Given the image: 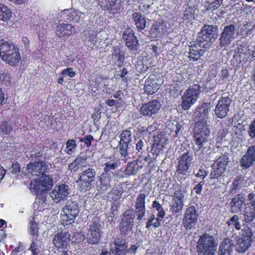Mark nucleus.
Wrapping results in <instances>:
<instances>
[{
	"label": "nucleus",
	"mask_w": 255,
	"mask_h": 255,
	"mask_svg": "<svg viewBox=\"0 0 255 255\" xmlns=\"http://www.w3.org/2000/svg\"><path fill=\"white\" fill-rule=\"evenodd\" d=\"M255 161V145L248 147L247 152L240 160V165L244 169L251 166Z\"/></svg>",
	"instance_id": "21"
},
{
	"label": "nucleus",
	"mask_w": 255,
	"mask_h": 255,
	"mask_svg": "<svg viewBox=\"0 0 255 255\" xmlns=\"http://www.w3.org/2000/svg\"><path fill=\"white\" fill-rule=\"evenodd\" d=\"M119 152L122 157L127 158L128 155V149L129 145L123 144L121 143H119Z\"/></svg>",
	"instance_id": "52"
},
{
	"label": "nucleus",
	"mask_w": 255,
	"mask_h": 255,
	"mask_svg": "<svg viewBox=\"0 0 255 255\" xmlns=\"http://www.w3.org/2000/svg\"><path fill=\"white\" fill-rule=\"evenodd\" d=\"M94 139L93 136L89 134L86 135L85 137L80 139V142H84L85 144L87 147H90L91 145V141Z\"/></svg>",
	"instance_id": "57"
},
{
	"label": "nucleus",
	"mask_w": 255,
	"mask_h": 255,
	"mask_svg": "<svg viewBox=\"0 0 255 255\" xmlns=\"http://www.w3.org/2000/svg\"><path fill=\"white\" fill-rule=\"evenodd\" d=\"M233 239L230 238L224 239V255H231L234 247Z\"/></svg>",
	"instance_id": "44"
},
{
	"label": "nucleus",
	"mask_w": 255,
	"mask_h": 255,
	"mask_svg": "<svg viewBox=\"0 0 255 255\" xmlns=\"http://www.w3.org/2000/svg\"><path fill=\"white\" fill-rule=\"evenodd\" d=\"M235 27L230 25L224 28V41L229 43L234 38Z\"/></svg>",
	"instance_id": "38"
},
{
	"label": "nucleus",
	"mask_w": 255,
	"mask_h": 255,
	"mask_svg": "<svg viewBox=\"0 0 255 255\" xmlns=\"http://www.w3.org/2000/svg\"><path fill=\"white\" fill-rule=\"evenodd\" d=\"M87 157L86 155L78 156L71 163L68 165V170L71 173L78 171L81 167H85Z\"/></svg>",
	"instance_id": "29"
},
{
	"label": "nucleus",
	"mask_w": 255,
	"mask_h": 255,
	"mask_svg": "<svg viewBox=\"0 0 255 255\" xmlns=\"http://www.w3.org/2000/svg\"><path fill=\"white\" fill-rule=\"evenodd\" d=\"M212 170L210 174L211 179H218L223 173V157L220 156L211 166Z\"/></svg>",
	"instance_id": "23"
},
{
	"label": "nucleus",
	"mask_w": 255,
	"mask_h": 255,
	"mask_svg": "<svg viewBox=\"0 0 255 255\" xmlns=\"http://www.w3.org/2000/svg\"><path fill=\"white\" fill-rule=\"evenodd\" d=\"M207 172L206 171V170L200 168L198 169L197 173L196 174V176L201 178L202 180H204V178L207 176Z\"/></svg>",
	"instance_id": "62"
},
{
	"label": "nucleus",
	"mask_w": 255,
	"mask_h": 255,
	"mask_svg": "<svg viewBox=\"0 0 255 255\" xmlns=\"http://www.w3.org/2000/svg\"><path fill=\"white\" fill-rule=\"evenodd\" d=\"M223 0H206L204 5L208 11L217 9L222 3Z\"/></svg>",
	"instance_id": "40"
},
{
	"label": "nucleus",
	"mask_w": 255,
	"mask_h": 255,
	"mask_svg": "<svg viewBox=\"0 0 255 255\" xmlns=\"http://www.w3.org/2000/svg\"><path fill=\"white\" fill-rule=\"evenodd\" d=\"M160 102L157 100H152L143 104L140 108V114L146 118H153L159 111Z\"/></svg>",
	"instance_id": "12"
},
{
	"label": "nucleus",
	"mask_w": 255,
	"mask_h": 255,
	"mask_svg": "<svg viewBox=\"0 0 255 255\" xmlns=\"http://www.w3.org/2000/svg\"><path fill=\"white\" fill-rule=\"evenodd\" d=\"M184 194L181 190L174 193L171 203L169 205L170 210L173 215L178 216L180 215L184 206Z\"/></svg>",
	"instance_id": "14"
},
{
	"label": "nucleus",
	"mask_w": 255,
	"mask_h": 255,
	"mask_svg": "<svg viewBox=\"0 0 255 255\" xmlns=\"http://www.w3.org/2000/svg\"><path fill=\"white\" fill-rule=\"evenodd\" d=\"M243 213L244 216L245 221L246 222H251L255 217V209L253 208L249 204H246Z\"/></svg>",
	"instance_id": "35"
},
{
	"label": "nucleus",
	"mask_w": 255,
	"mask_h": 255,
	"mask_svg": "<svg viewBox=\"0 0 255 255\" xmlns=\"http://www.w3.org/2000/svg\"><path fill=\"white\" fill-rule=\"evenodd\" d=\"M155 220V216L152 214L146 223L145 228L149 229L151 226H153V222Z\"/></svg>",
	"instance_id": "63"
},
{
	"label": "nucleus",
	"mask_w": 255,
	"mask_h": 255,
	"mask_svg": "<svg viewBox=\"0 0 255 255\" xmlns=\"http://www.w3.org/2000/svg\"><path fill=\"white\" fill-rule=\"evenodd\" d=\"M212 170L210 174L211 179H218L223 173V157L220 156L211 166Z\"/></svg>",
	"instance_id": "24"
},
{
	"label": "nucleus",
	"mask_w": 255,
	"mask_h": 255,
	"mask_svg": "<svg viewBox=\"0 0 255 255\" xmlns=\"http://www.w3.org/2000/svg\"><path fill=\"white\" fill-rule=\"evenodd\" d=\"M214 112L215 114L218 118L221 119L223 118V97L221 96L220 97Z\"/></svg>",
	"instance_id": "46"
},
{
	"label": "nucleus",
	"mask_w": 255,
	"mask_h": 255,
	"mask_svg": "<svg viewBox=\"0 0 255 255\" xmlns=\"http://www.w3.org/2000/svg\"><path fill=\"white\" fill-rule=\"evenodd\" d=\"M218 244L215 238L209 234L200 236L196 244L198 255H214L217 250Z\"/></svg>",
	"instance_id": "3"
},
{
	"label": "nucleus",
	"mask_w": 255,
	"mask_h": 255,
	"mask_svg": "<svg viewBox=\"0 0 255 255\" xmlns=\"http://www.w3.org/2000/svg\"><path fill=\"white\" fill-rule=\"evenodd\" d=\"M70 240V235L68 232H61L55 235L53 243L57 249L66 248Z\"/></svg>",
	"instance_id": "22"
},
{
	"label": "nucleus",
	"mask_w": 255,
	"mask_h": 255,
	"mask_svg": "<svg viewBox=\"0 0 255 255\" xmlns=\"http://www.w3.org/2000/svg\"><path fill=\"white\" fill-rule=\"evenodd\" d=\"M29 250L31 251L33 255H39V250L37 247L36 244L34 242L31 243Z\"/></svg>",
	"instance_id": "61"
},
{
	"label": "nucleus",
	"mask_w": 255,
	"mask_h": 255,
	"mask_svg": "<svg viewBox=\"0 0 255 255\" xmlns=\"http://www.w3.org/2000/svg\"><path fill=\"white\" fill-rule=\"evenodd\" d=\"M193 133L194 141L198 148L201 149L203 148L204 144L207 142L210 133L206 122L202 120L196 122L193 129Z\"/></svg>",
	"instance_id": "5"
},
{
	"label": "nucleus",
	"mask_w": 255,
	"mask_h": 255,
	"mask_svg": "<svg viewBox=\"0 0 255 255\" xmlns=\"http://www.w3.org/2000/svg\"><path fill=\"white\" fill-rule=\"evenodd\" d=\"M126 52L120 46H114L112 47V58L115 60V64L121 67L125 61Z\"/></svg>",
	"instance_id": "26"
},
{
	"label": "nucleus",
	"mask_w": 255,
	"mask_h": 255,
	"mask_svg": "<svg viewBox=\"0 0 255 255\" xmlns=\"http://www.w3.org/2000/svg\"><path fill=\"white\" fill-rule=\"evenodd\" d=\"M0 81L6 86L10 85L11 83L10 74L5 71H0Z\"/></svg>",
	"instance_id": "47"
},
{
	"label": "nucleus",
	"mask_w": 255,
	"mask_h": 255,
	"mask_svg": "<svg viewBox=\"0 0 255 255\" xmlns=\"http://www.w3.org/2000/svg\"><path fill=\"white\" fill-rule=\"evenodd\" d=\"M168 128L172 132H174L176 133V135L179 133V131L181 130V126L178 121H174L173 122H170L168 124Z\"/></svg>",
	"instance_id": "49"
},
{
	"label": "nucleus",
	"mask_w": 255,
	"mask_h": 255,
	"mask_svg": "<svg viewBox=\"0 0 255 255\" xmlns=\"http://www.w3.org/2000/svg\"><path fill=\"white\" fill-rule=\"evenodd\" d=\"M216 145L217 147H221L223 144V132L219 131L216 137Z\"/></svg>",
	"instance_id": "59"
},
{
	"label": "nucleus",
	"mask_w": 255,
	"mask_h": 255,
	"mask_svg": "<svg viewBox=\"0 0 255 255\" xmlns=\"http://www.w3.org/2000/svg\"><path fill=\"white\" fill-rule=\"evenodd\" d=\"M190 48H192V49L197 50L199 51V52L203 54L204 50L203 49H208L209 47H207V45L205 46V44H204L203 43L201 44V43L200 42V39L197 37L196 40L194 42V44L190 46Z\"/></svg>",
	"instance_id": "48"
},
{
	"label": "nucleus",
	"mask_w": 255,
	"mask_h": 255,
	"mask_svg": "<svg viewBox=\"0 0 255 255\" xmlns=\"http://www.w3.org/2000/svg\"><path fill=\"white\" fill-rule=\"evenodd\" d=\"M193 18V13L191 8L186 9L184 12L183 19L185 21H190Z\"/></svg>",
	"instance_id": "55"
},
{
	"label": "nucleus",
	"mask_w": 255,
	"mask_h": 255,
	"mask_svg": "<svg viewBox=\"0 0 255 255\" xmlns=\"http://www.w3.org/2000/svg\"><path fill=\"white\" fill-rule=\"evenodd\" d=\"M238 216L235 215L230 219V221L227 222V223L228 225V226H233L237 230H240L241 228V225L240 223L238 222Z\"/></svg>",
	"instance_id": "53"
},
{
	"label": "nucleus",
	"mask_w": 255,
	"mask_h": 255,
	"mask_svg": "<svg viewBox=\"0 0 255 255\" xmlns=\"http://www.w3.org/2000/svg\"><path fill=\"white\" fill-rule=\"evenodd\" d=\"M253 235L252 230L249 228H247L242 236L237 240V243L235 245L236 251L240 253L246 252L253 242Z\"/></svg>",
	"instance_id": "13"
},
{
	"label": "nucleus",
	"mask_w": 255,
	"mask_h": 255,
	"mask_svg": "<svg viewBox=\"0 0 255 255\" xmlns=\"http://www.w3.org/2000/svg\"><path fill=\"white\" fill-rule=\"evenodd\" d=\"M193 159V154L191 151H187L180 155L177 158L175 175H186L192 165Z\"/></svg>",
	"instance_id": "9"
},
{
	"label": "nucleus",
	"mask_w": 255,
	"mask_h": 255,
	"mask_svg": "<svg viewBox=\"0 0 255 255\" xmlns=\"http://www.w3.org/2000/svg\"><path fill=\"white\" fill-rule=\"evenodd\" d=\"M135 219L134 212L133 209H127L121 217L119 223V230L120 235L126 236L132 233Z\"/></svg>",
	"instance_id": "7"
},
{
	"label": "nucleus",
	"mask_w": 255,
	"mask_h": 255,
	"mask_svg": "<svg viewBox=\"0 0 255 255\" xmlns=\"http://www.w3.org/2000/svg\"><path fill=\"white\" fill-rule=\"evenodd\" d=\"M151 128V127L148 126L147 128H145L144 127H141L138 128L137 130L136 134L140 137H144L145 136H147L148 134L150 133V131H149V129Z\"/></svg>",
	"instance_id": "54"
},
{
	"label": "nucleus",
	"mask_w": 255,
	"mask_h": 255,
	"mask_svg": "<svg viewBox=\"0 0 255 255\" xmlns=\"http://www.w3.org/2000/svg\"><path fill=\"white\" fill-rule=\"evenodd\" d=\"M10 173L12 174H17L20 172V165L17 162L12 164L11 168L9 169Z\"/></svg>",
	"instance_id": "56"
},
{
	"label": "nucleus",
	"mask_w": 255,
	"mask_h": 255,
	"mask_svg": "<svg viewBox=\"0 0 255 255\" xmlns=\"http://www.w3.org/2000/svg\"><path fill=\"white\" fill-rule=\"evenodd\" d=\"M209 107L208 104L203 103L199 105L196 108V111L199 114V117L205 119L207 117Z\"/></svg>",
	"instance_id": "41"
},
{
	"label": "nucleus",
	"mask_w": 255,
	"mask_h": 255,
	"mask_svg": "<svg viewBox=\"0 0 255 255\" xmlns=\"http://www.w3.org/2000/svg\"><path fill=\"white\" fill-rule=\"evenodd\" d=\"M61 16L63 19L74 23L78 22L80 19V16L78 14L77 10L72 8L62 10Z\"/></svg>",
	"instance_id": "30"
},
{
	"label": "nucleus",
	"mask_w": 255,
	"mask_h": 255,
	"mask_svg": "<svg viewBox=\"0 0 255 255\" xmlns=\"http://www.w3.org/2000/svg\"><path fill=\"white\" fill-rule=\"evenodd\" d=\"M69 186L65 184H61L54 187L53 190L50 193V196L56 203L65 200L69 194Z\"/></svg>",
	"instance_id": "17"
},
{
	"label": "nucleus",
	"mask_w": 255,
	"mask_h": 255,
	"mask_svg": "<svg viewBox=\"0 0 255 255\" xmlns=\"http://www.w3.org/2000/svg\"><path fill=\"white\" fill-rule=\"evenodd\" d=\"M249 135L252 138H254L255 137V121L251 122L249 126L248 130Z\"/></svg>",
	"instance_id": "58"
},
{
	"label": "nucleus",
	"mask_w": 255,
	"mask_h": 255,
	"mask_svg": "<svg viewBox=\"0 0 255 255\" xmlns=\"http://www.w3.org/2000/svg\"><path fill=\"white\" fill-rule=\"evenodd\" d=\"M13 130V127L6 121H2L0 124V132L3 134H9Z\"/></svg>",
	"instance_id": "43"
},
{
	"label": "nucleus",
	"mask_w": 255,
	"mask_h": 255,
	"mask_svg": "<svg viewBox=\"0 0 255 255\" xmlns=\"http://www.w3.org/2000/svg\"><path fill=\"white\" fill-rule=\"evenodd\" d=\"M76 181L79 188L81 191L90 190L95 181L96 171L92 168H89L79 174Z\"/></svg>",
	"instance_id": "10"
},
{
	"label": "nucleus",
	"mask_w": 255,
	"mask_h": 255,
	"mask_svg": "<svg viewBox=\"0 0 255 255\" xmlns=\"http://www.w3.org/2000/svg\"><path fill=\"white\" fill-rule=\"evenodd\" d=\"M111 174L102 173L97 176L96 181V187L100 194L105 193L111 187Z\"/></svg>",
	"instance_id": "18"
},
{
	"label": "nucleus",
	"mask_w": 255,
	"mask_h": 255,
	"mask_svg": "<svg viewBox=\"0 0 255 255\" xmlns=\"http://www.w3.org/2000/svg\"><path fill=\"white\" fill-rule=\"evenodd\" d=\"M123 191L119 190L117 187H113L108 193L107 197L110 200L116 202L119 200L123 194Z\"/></svg>",
	"instance_id": "39"
},
{
	"label": "nucleus",
	"mask_w": 255,
	"mask_h": 255,
	"mask_svg": "<svg viewBox=\"0 0 255 255\" xmlns=\"http://www.w3.org/2000/svg\"><path fill=\"white\" fill-rule=\"evenodd\" d=\"M48 165L43 161H36L30 162L27 165V169L31 175L41 178H37L32 180L30 183L29 189L31 192L38 195L47 192L52 187L53 180L48 172Z\"/></svg>",
	"instance_id": "1"
},
{
	"label": "nucleus",
	"mask_w": 255,
	"mask_h": 255,
	"mask_svg": "<svg viewBox=\"0 0 255 255\" xmlns=\"http://www.w3.org/2000/svg\"><path fill=\"white\" fill-rule=\"evenodd\" d=\"M66 147L65 149L66 153L68 154H71L75 150L77 146V144L74 139H69L66 142Z\"/></svg>",
	"instance_id": "50"
},
{
	"label": "nucleus",
	"mask_w": 255,
	"mask_h": 255,
	"mask_svg": "<svg viewBox=\"0 0 255 255\" xmlns=\"http://www.w3.org/2000/svg\"><path fill=\"white\" fill-rule=\"evenodd\" d=\"M245 197L243 194L237 195L230 202L231 211L232 213L241 211V208L245 202Z\"/></svg>",
	"instance_id": "31"
},
{
	"label": "nucleus",
	"mask_w": 255,
	"mask_h": 255,
	"mask_svg": "<svg viewBox=\"0 0 255 255\" xmlns=\"http://www.w3.org/2000/svg\"><path fill=\"white\" fill-rule=\"evenodd\" d=\"M120 141L119 143L129 145L132 140V133L129 129H125L122 131L119 136Z\"/></svg>",
	"instance_id": "36"
},
{
	"label": "nucleus",
	"mask_w": 255,
	"mask_h": 255,
	"mask_svg": "<svg viewBox=\"0 0 255 255\" xmlns=\"http://www.w3.org/2000/svg\"><path fill=\"white\" fill-rule=\"evenodd\" d=\"M63 214L61 216V222L68 226L74 222L80 212L79 204L76 201H68L63 208Z\"/></svg>",
	"instance_id": "6"
},
{
	"label": "nucleus",
	"mask_w": 255,
	"mask_h": 255,
	"mask_svg": "<svg viewBox=\"0 0 255 255\" xmlns=\"http://www.w3.org/2000/svg\"><path fill=\"white\" fill-rule=\"evenodd\" d=\"M143 145H144V143H143V141L141 139H140L136 143V150L138 152H142Z\"/></svg>",
	"instance_id": "64"
},
{
	"label": "nucleus",
	"mask_w": 255,
	"mask_h": 255,
	"mask_svg": "<svg viewBox=\"0 0 255 255\" xmlns=\"http://www.w3.org/2000/svg\"><path fill=\"white\" fill-rule=\"evenodd\" d=\"M74 26L68 23H60L56 26V33L60 38L67 39L72 34Z\"/></svg>",
	"instance_id": "27"
},
{
	"label": "nucleus",
	"mask_w": 255,
	"mask_h": 255,
	"mask_svg": "<svg viewBox=\"0 0 255 255\" xmlns=\"http://www.w3.org/2000/svg\"><path fill=\"white\" fill-rule=\"evenodd\" d=\"M121 164L119 159L116 160L113 162H107L104 164V172L107 174H110L108 172L111 170H115L116 168L118 167Z\"/></svg>",
	"instance_id": "42"
},
{
	"label": "nucleus",
	"mask_w": 255,
	"mask_h": 255,
	"mask_svg": "<svg viewBox=\"0 0 255 255\" xmlns=\"http://www.w3.org/2000/svg\"><path fill=\"white\" fill-rule=\"evenodd\" d=\"M115 249L112 253L114 255H126L127 254L128 242L122 238H117L115 240Z\"/></svg>",
	"instance_id": "28"
},
{
	"label": "nucleus",
	"mask_w": 255,
	"mask_h": 255,
	"mask_svg": "<svg viewBox=\"0 0 255 255\" xmlns=\"http://www.w3.org/2000/svg\"><path fill=\"white\" fill-rule=\"evenodd\" d=\"M123 39L126 46L130 51L137 50L139 46L138 41L132 29L130 28H126L123 34Z\"/></svg>",
	"instance_id": "16"
},
{
	"label": "nucleus",
	"mask_w": 255,
	"mask_h": 255,
	"mask_svg": "<svg viewBox=\"0 0 255 255\" xmlns=\"http://www.w3.org/2000/svg\"><path fill=\"white\" fill-rule=\"evenodd\" d=\"M166 22L163 19L156 20L151 26L149 33L154 38H161L167 32Z\"/></svg>",
	"instance_id": "19"
},
{
	"label": "nucleus",
	"mask_w": 255,
	"mask_h": 255,
	"mask_svg": "<svg viewBox=\"0 0 255 255\" xmlns=\"http://www.w3.org/2000/svg\"><path fill=\"white\" fill-rule=\"evenodd\" d=\"M88 224L87 242L91 245H97L101 241L103 235L100 219L99 217L95 216Z\"/></svg>",
	"instance_id": "4"
},
{
	"label": "nucleus",
	"mask_w": 255,
	"mask_h": 255,
	"mask_svg": "<svg viewBox=\"0 0 255 255\" xmlns=\"http://www.w3.org/2000/svg\"><path fill=\"white\" fill-rule=\"evenodd\" d=\"M132 18L139 31H141L145 28L146 21L145 17L141 13L134 12L132 14Z\"/></svg>",
	"instance_id": "33"
},
{
	"label": "nucleus",
	"mask_w": 255,
	"mask_h": 255,
	"mask_svg": "<svg viewBox=\"0 0 255 255\" xmlns=\"http://www.w3.org/2000/svg\"><path fill=\"white\" fill-rule=\"evenodd\" d=\"M145 194L140 193L136 199L134 205V214L136 215L137 220H141L145 215Z\"/></svg>",
	"instance_id": "20"
},
{
	"label": "nucleus",
	"mask_w": 255,
	"mask_h": 255,
	"mask_svg": "<svg viewBox=\"0 0 255 255\" xmlns=\"http://www.w3.org/2000/svg\"><path fill=\"white\" fill-rule=\"evenodd\" d=\"M121 0H106L104 9L110 10L113 13H117L121 9Z\"/></svg>",
	"instance_id": "32"
},
{
	"label": "nucleus",
	"mask_w": 255,
	"mask_h": 255,
	"mask_svg": "<svg viewBox=\"0 0 255 255\" xmlns=\"http://www.w3.org/2000/svg\"><path fill=\"white\" fill-rule=\"evenodd\" d=\"M158 85L154 79L148 78L145 82L144 92L148 95H152L157 90Z\"/></svg>",
	"instance_id": "34"
},
{
	"label": "nucleus",
	"mask_w": 255,
	"mask_h": 255,
	"mask_svg": "<svg viewBox=\"0 0 255 255\" xmlns=\"http://www.w3.org/2000/svg\"><path fill=\"white\" fill-rule=\"evenodd\" d=\"M197 37L201 44L203 43L205 46L210 48L217 38V28L212 25L205 24L199 32Z\"/></svg>",
	"instance_id": "8"
},
{
	"label": "nucleus",
	"mask_w": 255,
	"mask_h": 255,
	"mask_svg": "<svg viewBox=\"0 0 255 255\" xmlns=\"http://www.w3.org/2000/svg\"><path fill=\"white\" fill-rule=\"evenodd\" d=\"M190 52L189 53L188 57L190 61L192 60L193 62L197 61L203 54L199 52V51L195 49H192L190 48Z\"/></svg>",
	"instance_id": "51"
},
{
	"label": "nucleus",
	"mask_w": 255,
	"mask_h": 255,
	"mask_svg": "<svg viewBox=\"0 0 255 255\" xmlns=\"http://www.w3.org/2000/svg\"><path fill=\"white\" fill-rule=\"evenodd\" d=\"M0 57L3 61L12 66H16L21 60L17 45L3 39L0 40Z\"/></svg>",
	"instance_id": "2"
},
{
	"label": "nucleus",
	"mask_w": 255,
	"mask_h": 255,
	"mask_svg": "<svg viewBox=\"0 0 255 255\" xmlns=\"http://www.w3.org/2000/svg\"><path fill=\"white\" fill-rule=\"evenodd\" d=\"M143 165L141 161H132L128 163L127 167L124 169V172H121V174H115L120 177L125 176H129L136 173L137 171L141 169Z\"/></svg>",
	"instance_id": "25"
},
{
	"label": "nucleus",
	"mask_w": 255,
	"mask_h": 255,
	"mask_svg": "<svg viewBox=\"0 0 255 255\" xmlns=\"http://www.w3.org/2000/svg\"><path fill=\"white\" fill-rule=\"evenodd\" d=\"M38 224L34 221V218H33L29 223L28 232L31 236L37 237L38 234Z\"/></svg>",
	"instance_id": "45"
},
{
	"label": "nucleus",
	"mask_w": 255,
	"mask_h": 255,
	"mask_svg": "<svg viewBox=\"0 0 255 255\" xmlns=\"http://www.w3.org/2000/svg\"><path fill=\"white\" fill-rule=\"evenodd\" d=\"M11 17V12L6 6L0 3V20L6 21Z\"/></svg>",
	"instance_id": "37"
},
{
	"label": "nucleus",
	"mask_w": 255,
	"mask_h": 255,
	"mask_svg": "<svg viewBox=\"0 0 255 255\" xmlns=\"http://www.w3.org/2000/svg\"><path fill=\"white\" fill-rule=\"evenodd\" d=\"M204 183L205 182L202 180L200 181L198 184L195 185L194 188V190L197 194H201L202 191L203 186L204 185Z\"/></svg>",
	"instance_id": "60"
},
{
	"label": "nucleus",
	"mask_w": 255,
	"mask_h": 255,
	"mask_svg": "<svg viewBox=\"0 0 255 255\" xmlns=\"http://www.w3.org/2000/svg\"><path fill=\"white\" fill-rule=\"evenodd\" d=\"M200 93V87L198 84H194L189 88L183 97L181 106L185 110H188L196 101Z\"/></svg>",
	"instance_id": "11"
},
{
	"label": "nucleus",
	"mask_w": 255,
	"mask_h": 255,
	"mask_svg": "<svg viewBox=\"0 0 255 255\" xmlns=\"http://www.w3.org/2000/svg\"><path fill=\"white\" fill-rule=\"evenodd\" d=\"M198 217V214L195 206H190L187 208L183 219L184 228L186 230L191 229L195 225Z\"/></svg>",
	"instance_id": "15"
}]
</instances>
